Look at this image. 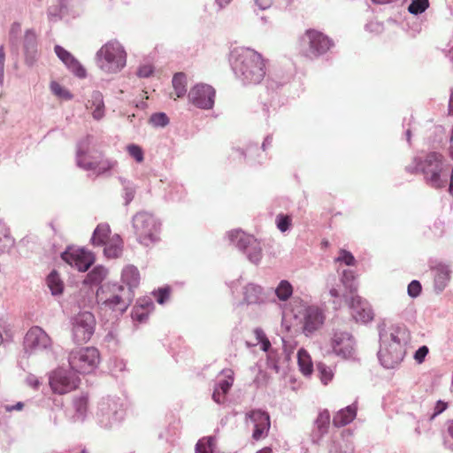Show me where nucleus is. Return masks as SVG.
I'll return each mask as SVG.
<instances>
[{
  "mask_svg": "<svg viewBox=\"0 0 453 453\" xmlns=\"http://www.w3.org/2000/svg\"><path fill=\"white\" fill-rule=\"evenodd\" d=\"M99 362V351L94 347L73 349L68 355L69 366L76 374L92 372L97 367Z\"/></svg>",
  "mask_w": 453,
  "mask_h": 453,
  "instance_id": "6e6552de",
  "label": "nucleus"
},
{
  "mask_svg": "<svg viewBox=\"0 0 453 453\" xmlns=\"http://www.w3.org/2000/svg\"><path fill=\"white\" fill-rule=\"evenodd\" d=\"M230 62L235 77L244 85L258 84L265 76V60L253 50H234Z\"/></svg>",
  "mask_w": 453,
  "mask_h": 453,
  "instance_id": "f03ea898",
  "label": "nucleus"
},
{
  "mask_svg": "<svg viewBox=\"0 0 453 453\" xmlns=\"http://www.w3.org/2000/svg\"><path fill=\"white\" fill-rule=\"evenodd\" d=\"M88 149V140L81 142L76 151V165L85 171H94L96 176L103 175L115 167L117 161L111 158L101 157L97 160H85L83 153Z\"/></svg>",
  "mask_w": 453,
  "mask_h": 453,
  "instance_id": "ddd939ff",
  "label": "nucleus"
},
{
  "mask_svg": "<svg viewBox=\"0 0 453 453\" xmlns=\"http://www.w3.org/2000/svg\"><path fill=\"white\" fill-rule=\"evenodd\" d=\"M246 417L254 424V426L261 425L270 426V417L265 411L252 410L246 414Z\"/></svg>",
  "mask_w": 453,
  "mask_h": 453,
  "instance_id": "4c0bfd02",
  "label": "nucleus"
},
{
  "mask_svg": "<svg viewBox=\"0 0 453 453\" xmlns=\"http://www.w3.org/2000/svg\"><path fill=\"white\" fill-rule=\"evenodd\" d=\"M61 258L80 272H87L96 260L93 252L84 248L74 250L70 247L61 253Z\"/></svg>",
  "mask_w": 453,
  "mask_h": 453,
  "instance_id": "dca6fc26",
  "label": "nucleus"
},
{
  "mask_svg": "<svg viewBox=\"0 0 453 453\" xmlns=\"http://www.w3.org/2000/svg\"><path fill=\"white\" fill-rule=\"evenodd\" d=\"M216 449V437L206 436L198 440L196 444V453H215Z\"/></svg>",
  "mask_w": 453,
  "mask_h": 453,
  "instance_id": "c9c22d12",
  "label": "nucleus"
},
{
  "mask_svg": "<svg viewBox=\"0 0 453 453\" xmlns=\"http://www.w3.org/2000/svg\"><path fill=\"white\" fill-rule=\"evenodd\" d=\"M270 426L256 425L254 426L252 438L256 441L260 440L265 434H267Z\"/></svg>",
  "mask_w": 453,
  "mask_h": 453,
  "instance_id": "680f3d73",
  "label": "nucleus"
},
{
  "mask_svg": "<svg viewBox=\"0 0 453 453\" xmlns=\"http://www.w3.org/2000/svg\"><path fill=\"white\" fill-rule=\"evenodd\" d=\"M111 228L107 223H100L94 229L90 242L95 247L104 246L109 239Z\"/></svg>",
  "mask_w": 453,
  "mask_h": 453,
  "instance_id": "c85d7f7f",
  "label": "nucleus"
},
{
  "mask_svg": "<svg viewBox=\"0 0 453 453\" xmlns=\"http://www.w3.org/2000/svg\"><path fill=\"white\" fill-rule=\"evenodd\" d=\"M127 150L128 154L138 163L144 159V153L141 146L132 143L127 145Z\"/></svg>",
  "mask_w": 453,
  "mask_h": 453,
  "instance_id": "603ef678",
  "label": "nucleus"
},
{
  "mask_svg": "<svg viewBox=\"0 0 453 453\" xmlns=\"http://www.w3.org/2000/svg\"><path fill=\"white\" fill-rule=\"evenodd\" d=\"M443 156L439 152L431 151L425 157H414L412 163L405 167V171L411 174L422 173L426 183L438 189L445 187L448 181Z\"/></svg>",
  "mask_w": 453,
  "mask_h": 453,
  "instance_id": "7ed1b4c3",
  "label": "nucleus"
},
{
  "mask_svg": "<svg viewBox=\"0 0 453 453\" xmlns=\"http://www.w3.org/2000/svg\"><path fill=\"white\" fill-rule=\"evenodd\" d=\"M57 4L48 8L47 14L49 20L57 22L69 15L68 0H56Z\"/></svg>",
  "mask_w": 453,
  "mask_h": 453,
  "instance_id": "cd10ccee",
  "label": "nucleus"
},
{
  "mask_svg": "<svg viewBox=\"0 0 453 453\" xmlns=\"http://www.w3.org/2000/svg\"><path fill=\"white\" fill-rule=\"evenodd\" d=\"M293 291V286L288 280H281L277 287L273 288V293L282 302L288 301L292 296Z\"/></svg>",
  "mask_w": 453,
  "mask_h": 453,
  "instance_id": "72a5a7b5",
  "label": "nucleus"
},
{
  "mask_svg": "<svg viewBox=\"0 0 453 453\" xmlns=\"http://www.w3.org/2000/svg\"><path fill=\"white\" fill-rule=\"evenodd\" d=\"M21 31V26L19 22H14L10 29L9 32V41L12 45H14L16 43V41L19 37V35Z\"/></svg>",
  "mask_w": 453,
  "mask_h": 453,
  "instance_id": "13d9d810",
  "label": "nucleus"
},
{
  "mask_svg": "<svg viewBox=\"0 0 453 453\" xmlns=\"http://www.w3.org/2000/svg\"><path fill=\"white\" fill-rule=\"evenodd\" d=\"M135 306H141L143 309H146V310H149V311H151L154 308V303L151 299L144 298L142 300H139Z\"/></svg>",
  "mask_w": 453,
  "mask_h": 453,
  "instance_id": "774afa93",
  "label": "nucleus"
},
{
  "mask_svg": "<svg viewBox=\"0 0 453 453\" xmlns=\"http://www.w3.org/2000/svg\"><path fill=\"white\" fill-rule=\"evenodd\" d=\"M428 353H429L428 347L426 345H423V346H420L415 351L413 357L418 364H422L425 361L426 357L428 355Z\"/></svg>",
  "mask_w": 453,
  "mask_h": 453,
  "instance_id": "bf43d9fd",
  "label": "nucleus"
},
{
  "mask_svg": "<svg viewBox=\"0 0 453 453\" xmlns=\"http://www.w3.org/2000/svg\"><path fill=\"white\" fill-rule=\"evenodd\" d=\"M118 180L122 186L121 197L124 200V205L127 206L131 203L135 196L137 186L132 180L121 176H119Z\"/></svg>",
  "mask_w": 453,
  "mask_h": 453,
  "instance_id": "c756f323",
  "label": "nucleus"
},
{
  "mask_svg": "<svg viewBox=\"0 0 453 453\" xmlns=\"http://www.w3.org/2000/svg\"><path fill=\"white\" fill-rule=\"evenodd\" d=\"M316 370L318 372L319 377L321 382L324 385H326L329 381L332 380L334 377V372L332 369L327 366L326 364L322 362H319L316 364Z\"/></svg>",
  "mask_w": 453,
  "mask_h": 453,
  "instance_id": "58836bf2",
  "label": "nucleus"
},
{
  "mask_svg": "<svg viewBox=\"0 0 453 453\" xmlns=\"http://www.w3.org/2000/svg\"><path fill=\"white\" fill-rule=\"evenodd\" d=\"M150 311L143 309L141 306H134L131 312V317L134 321L138 323H145L150 316Z\"/></svg>",
  "mask_w": 453,
  "mask_h": 453,
  "instance_id": "8fccbe9b",
  "label": "nucleus"
},
{
  "mask_svg": "<svg viewBox=\"0 0 453 453\" xmlns=\"http://www.w3.org/2000/svg\"><path fill=\"white\" fill-rule=\"evenodd\" d=\"M333 353L345 360L356 359V341L349 332L335 331L331 338Z\"/></svg>",
  "mask_w": 453,
  "mask_h": 453,
  "instance_id": "4468645a",
  "label": "nucleus"
},
{
  "mask_svg": "<svg viewBox=\"0 0 453 453\" xmlns=\"http://www.w3.org/2000/svg\"><path fill=\"white\" fill-rule=\"evenodd\" d=\"M275 224L281 233H285L290 229L292 218L290 215L280 213L275 218Z\"/></svg>",
  "mask_w": 453,
  "mask_h": 453,
  "instance_id": "49530a36",
  "label": "nucleus"
},
{
  "mask_svg": "<svg viewBox=\"0 0 453 453\" xmlns=\"http://www.w3.org/2000/svg\"><path fill=\"white\" fill-rule=\"evenodd\" d=\"M336 262L343 263L348 266H353L356 264V258L350 251L341 250L339 256L335 258Z\"/></svg>",
  "mask_w": 453,
  "mask_h": 453,
  "instance_id": "3c124183",
  "label": "nucleus"
},
{
  "mask_svg": "<svg viewBox=\"0 0 453 453\" xmlns=\"http://www.w3.org/2000/svg\"><path fill=\"white\" fill-rule=\"evenodd\" d=\"M341 281L344 287L353 292L357 289L355 284V273L352 270H343L341 276Z\"/></svg>",
  "mask_w": 453,
  "mask_h": 453,
  "instance_id": "37998d69",
  "label": "nucleus"
},
{
  "mask_svg": "<svg viewBox=\"0 0 453 453\" xmlns=\"http://www.w3.org/2000/svg\"><path fill=\"white\" fill-rule=\"evenodd\" d=\"M52 342L48 334L40 326L31 327L24 337V354L27 357L39 352L51 350Z\"/></svg>",
  "mask_w": 453,
  "mask_h": 453,
  "instance_id": "f8f14e48",
  "label": "nucleus"
},
{
  "mask_svg": "<svg viewBox=\"0 0 453 453\" xmlns=\"http://www.w3.org/2000/svg\"><path fill=\"white\" fill-rule=\"evenodd\" d=\"M448 408V403L442 400H438L434 408V411L430 416V419L433 420L438 415L442 413Z\"/></svg>",
  "mask_w": 453,
  "mask_h": 453,
  "instance_id": "0e129e2a",
  "label": "nucleus"
},
{
  "mask_svg": "<svg viewBox=\"0 0 453 453\" xmlns=\"http://www.w3.org/2000/svg\"><path fill=\"white\" fill-rule=\"evenodd\" d=\"M49 384L55 394L65 395L78 388L80 377L71 368L58 367L49 374Z\"/></svg>",
  "mask_w": 453,
  "mask_h": 453,
  "instance_id": "9b49d317",
  "label": "nucleus"
},
{
  "mask_svg": "<svg viewBox=\"0 0 453 453\" xmlns=\"http://www.w3.org/2000/svg\"><path fill=\"white\" fill-rule=\"evenodd\" d=\"M127 53L117 41L111 40L104 44L96 54V65L105 73H116L125 67Z\"/></svg>",
  "mask_w": 453,
  "mask_h": 453,
  "instance_id": "39448f33",
  "label": "nucleus"
},
{
  "mask_svg": "<svg viewBox=\"0 0 453 453\" xmlns=\"http://www.w3.org/2000/svg\"><path fill=\"white\" fill-rule=\"evenodd\" d=\"M325 322V315L317 306H308L303 314V333L310 335L322 326Z\"/></svg>",
  "mask_w": 453,
  "mask_h": 453,
  "instance_id": "aec40b11",
  "label": "nucleus"
},
{
  "mask_svg": "<svg viewBox=\"0 0 453 453\" xmlns=\"http://www.w3.org/2000/svg\"><path fill=\"white\" fill-rule=\"evenodd\" d=\"M86 140H88V149L83 153V157L85 158V160H97V159H99L101 157V152L91 149L90 145H91V142H92V140H93V136H91V135H87L84 138L81 139L77 142L76 150L78 149L79 144L81 142L86 141Z\"/></svg>",
  "mask_w": 453,
  "mask_h": 453,
  "instance_id": "ea45409f",
  "label": "nucleus"
},
{
  "mask_svg": "<svg viewBox=\"0 0 453 453\" xmlns=\"http://www.w3.org/2000/svg\"><path fill=\"white\" fill-rule=\"evenodd\" d=\"M327 434L326 430H319L318 427H313L311 433V441L313 444H319L325 434Z\"/></svg>",
  "mask_w": 453,
  "mask_h": 453,
  "instance_id": "e2e57ef3",
  "label": "nucleus"
},
{
  "mask_svg": "<svg viewBox=\"0 0 453 453\" xmlns=\"http://www.w3.org/2000/svg\"><path fill=\"white\" fill-rule=\"evenodd\" d=\"M380 349L377 353L380 364L386 369H395L404 359L411 332L404 325H378Z\"/></svg>",
  "mask_w": 453,
  "mask_h": 453,
  "instance_id": "f257e3e1",
  "label": "nucleus"
},
{
  "mask_svg": "<svg viewBox=\"0 0 453 453\" xmlns=\"http://www.w3.org/2000/svg\"><path fill=\"white\" fill-rule=\"evenodd\" d=\"M149 122L154 127H165L169 124L170 119L165 112H155L150 115Z\"/></svg>",
  "mask_w": 453,
  "mask_h": 453,
  "instance_id": "a18cd8bd",
  "label": "nucleus"
},
{
  "mask_svg": "<svg viewBox=\"0 0 453 453\" xmlns=\"http://www.w3.org/2000/svg\"><path fill=\"white\" fill-rule=\"evenodd\" d=\"M118 293L104 300L102 304L112 311L123 314L133 302L134 292L126 289L123 285H118Z\"/></svg>",
  "mask_w": 453,
  "mask_h": 453,
  "instance_id": "a211bd4d",
  "label": "nucleus"
},
{
  "mask_svg": "<svg viewBox=\"0 0 453 453\" xmlns=\"http://www.w3.org/2000/svg\"><path fill=\"white\" fill-rule=\"evenodd\" d=\"M349 308L351 316L357 322L368 323L373 319L371 305L357 295L351 296Z\"/></svg>",
  "mask_w": 453,
  "mask_h": 453,
  "instance_id": "6ab92c4d",
  "label": "nucleus"
},
{
  "mask_svg": "<svg viewBox=\"0 0 453 453\" xmlns=\"http://www.w3.org/2000/svg\"><path fill=\"white\" fill-rule=\"evenodd\" d=\"M444 427L443 444L446 449L453 452V419L448 420Z\"/></svg>",
  "mask_w": 453,
  "mask_h": 453,
  "instance_id": "a19ab883",
  "label": "nucleus"
},
{
  "mask_svg": "<svg viewBox=\"0 0 453 453\" xmlns=\"http://www.w3.org/2000/svg\"><path fill=\"white\" fill-rule=\"evenodd\" d=\"M233 377L229 376L226 379H223L219 380L218 383H216L214 388H217V390L220 391L223 395H226V394L229 392L230 388L233 386Z\"/></svg>",
  "mask_w": 453,
  "mask_h": 453,
  "instance_id": "864d4df0",
  "label": "nucleus"
},
{
  "mask_svg": "<svg viewBox=\"0 0 453 453\" xmlns=\"http://www.w3.org/2000/svg\"><path fill=\"white\" fill-rule=\"evenodd\" d=\"M104 253L107 257H118L121 254V248L118 245H104Z\"/></svg>",
  "mask_w": 453,
  "mask_h": 453,
  "instance_id": "052dcab7",
  "label": "nucleus"
},
{
  "mask_svg": "<svg viewBox=\"0 0 453 453\" xmlns=\"http://www.w3.org/2000/svg\"><path fill=\"white\" fill-rule=\"evenodd\" d=\"M422 291L421 283L418 280H411L407 287V293L411 298L418 297Z\"/></svg>",
  "mask_w": 453,
  "mask_h": 453,
  "instance_id": "5fc2aeb1",
  "label": "nucleus"
},
{
  "mask_svg": "<svg viewBox=\"0 0 453 453\" xmlns=\"http://www.w3.org/2000/svg\"><path fill=\"white\" fill-rule=\"evenodd\" d=\"M429 7L428 0H411L408 11L413 15H418L425 12Z\"/></svg>",
  "mask_w": 453,
  "mask_h": 453,
  "instance_id": "79ce46f5",
  "label": "nucleus"
},
{
  "mask_svg": "<svg viewBox=\"0 0 453 453\" xmlns=\"http://www.w3.org/2000/svg\"><path fill=\"white\" fill-rule=\"evenodd\" d=\"M171 287L168 285H165L162 288H159L152 292L156 301L159 304H165L167 300L169 299L170 294H171Z\"/></svg>",
  "mask_w": 453,
  "mask_h": 453,
  "instance_id": "09e8293b",
  "label": "nucleus"
},
{
  "mask_svg": "<svg viewBox=\"0 0 453 453\" xmlns=\"http://www.w3.org/2000/svg\"><path fill=\"white\" fill-rule=\"evenodd\" d=\"M216 90L211 85L198 83L193 86L188 94V101L201 110H211L215 104Z\"/></svg>",
  "mask_w": 453,
  "mask_h": 453,
  "instance_id": "2eb2a0df",
  "label": "nucleus"
},
{
  "mask_svg": "<svg viewBox=\"0 0 453 453\" xmlns=\"http://www.w3.org/2000/svg\"><path fill=\"white\" fill-rule=\"evenodd\" d=\"M46 284L54 296L62 295L64 291V282L60 279L58 273L52 270L46 278Z\"/></svg>",
  "mask_w": 453,
  "mask_h": 453,
  "instance_id": "7c9ffc66",
  "label": "nucleus"
},
{
  "mask_svg": "<svg viewBox=\"0 0 453 453\" xmlns=\"http://www.w3.org/2000/svg\"><path fill=\"white\" fill-rule=\"evenodd\" d=\"M330 423V413L327 410L319 411L317 418L314 420V426L319 428V430H326L328 432Z\"/></svg>",
  "mask_w": 453,
  "mask_h": 453,
  "instance_id": "c03bdc74",
  "label": "nucleus"
},
{
  "mask_svg": "<svg viewBox=\"0 0 453 453\" xmlns=\"http://www.w3.org/2000/svg\"><path fill=\"white\" fill-rule=\"evenodd\" d=\"M177 97L182 98L187 94V75L182 72L176 73L172 80Z\"/></svg>",
  "mask_w": 453,
  "mask_h": 453,
  "instance_id": "e433bc0d",
  "label": "nucleus"
},
{
  "mask_svg": "<svg viewBox=\"0 0 453 453\" xmlns=\"http://www.w3.org/2000/svg\"><path fill=\"white\" fill-rule=\"evenodd\" d=\"M87 107L93 109L92 116L96 120L102 119L104 116V102L103 94L98 90L93 91Z\"/></svg>",
  "mask_w": 453,
  "mask_h": 453,
  "instance_id": "bb28decb",
  "label": "nucleus"
},
{
  "mask_svg": "<svg viewBox=\"0 0 453 453\" xmlns=\"http://www.w3.org/2000/svg\"><path fill=\"white\" fill-rule=\"evenodd\" d=\"M257 150H258L257 144L250 145L246 151L241 148L233 147L230 157L234 160L238 159L239 161H244L247 159L250 165H253V164L260 165L265 159V156H263L262 154H258L257 158H256V159H252L250 157V155Z\"/></svg>",
  "mask_w": 453,
  "mask_h": 453,
  "instance_id": "5701e85b",
  "label": "nucleus"
},
{
  "mask_svg": "<svg viewBox=\"0 0 453 453\" xmlns=\"http://www.w3.org/2000/svg\"><path fill=\"white\" fill-rule=\"evenodd\" d=\"M25 62L28 66H33L37 59L38 45L36 35L33 30H27L24 37Z\"/></svg>",
  "mask_w": 453,
  "mask_h": 453,
  "instance_id": "4be33fe9",
  "label": "nucleus"
},
{
  "mask_svg": "<svg viewBox=\"0 0 453 453\" xmlns=\"http://www.w3.org/2000/svg\"><path fill=\"white\" fill-rule=\"evenodd\" d=\"M451 271L448 265H438L434 268V288L437 294L441 293L450 280Z\"/></svg>",
  "mask_w": 453,
  "mask_h": 453,
  "instance_id": "b1692460",
  "label": "nucleus"
},
{
  "mask_svg": "<svg viewBox=\"0 0 453 453\" xmlns=\"http://www.w3.org/2000/svg\"><path fill=\"white\" fill-rule=\"evenodd\" d=\"M54 51L58 58L65 64L70 72H72L76 77L83 79L87 76L86 69L78 61L73 55L60 45L54 47Z\"/></svg>",
  "mask_w": 453,
  "mask_h": 453,
  "instance_id": "412c9836",
  "label": "nucleus"
},
{
  "mask_svg": "<svg viewBox=\"0 0 453 453\" xmlns=\"http://www.w3.org/2000/svg\"><path fill=\"white\" fill-rule=\"evenodd\" d=\"M50 89L55 96L61 99L71 100L73 98V94L57 81H51Z\"/></svg>",
  "mask_w": 453,
  "mask_h": 453,
  "instance_id": "de8ad7c7",
  "label": "nucleus"
},
{
  "mask_svg": "<svg viewBox=\"0 0 453 453\" xmlns=\"http://www.w3.org/2000/svg\"><path fill=\"white\" fill-rule=\"evenodd\" d=\"M88 398L87 395H81L73 400V407L75 413L73 415L74 421L82 422L87 415Z\"/></svg>",
  "mask_w": 453,
  "mask_h": 453,
  "instance_id": "f704fd0d",
  "label": "nucleus"
},
{
  "mask_svg": "<svg viewBox=\"0 0 453 453\" xmlns=\"http://www.w3.org/2000/svg\"><path fill=\"white\" fill-rule=\"evenodd\" d=\"M107 270L103 265H96L83 280L84 285H97L100 284L105 278Z\"/></svg>",
  "mask_w": 453,
  "mask_h": 453,
  "instance_id": "2f4dec72",
  "label": "nucleus"
},
{
  "mask_svg": "<svg viewBox=\"0 0 453 453\" xmlns=\"http://www.w3.org/2000/svg\"><path fill=\"white\" fill-rule=\"evenodd\" d=\"M154 73V67L151 65L145 64L138 67L136 74L140 78H149Z\"/></svg>",
  "mask_w": 453,
  "mask_h": 453,
  "instance_id": "4d7b16f0",
  "label": "nucleus"
},
{
  "mask_svg": "<svg viewBox=\"0 0 453 453\" xmlns=\"http://www.w3.org/2000/svg\"><path fill=\"white\" fill-rule=\"evenodd\" d=\"M132 226L137 242L145 247L154 245L160 240L161 222L148 211L135 213L132 218Z\"/></svg>",
  "mask_w": 453,
  "mask_h": 453,
  "instance_id": "20e7f679",
  "label": "nucleus"
},
{
  "mask_svg": "<svg viewBox=\"0 0 453 453\" xmlns=\"http://www.w3.org/2000/svg\"><path fill=\"white\" fill-rule=\"evenodd\" d=\"M73 341L76 344L88 342L95 333L96 319L90 311H81L71 318Z\"/></svg>",
  "mask_w": 453,
  "mask_h": 453,
  "instance_id": "9d476101",
  "label": "nucleus"
},
{
  "mask_svg": "<svg viewBox=\"0 0 453 453\" xmlns=\"http://www.w3.org/2000/svg\"><path fill=\"white\" fill-rule=\"evenodd\" d=\"M303 50L310 58H319L334 46L331 38L316 29H308L301 38Z\"/></svg>",
  "mask_w": 453,
  "mask_h": 453,
  "instance_id": "1a4fd4ad",
  "label": "nucleus"
},
{
  "mask_svg": "<svg viewBox=\"0 0 453 453\" xmlns=\"http://www.w3.org/2000/svg\"><path fill=\"white\" fill-rule=\"evenodd\" d=\"M297 362L301 372L305 376H310L313 372V365L308 352L300 349L297 351Z\"/></svg>",
  "mask_w": 453,
  "mask_h": 453,
  "instance_id": "473e14b6",
  "label": "nucleus"
},
{
  "mask_svg": "<svg viewBox=\"0 0 453 453\" xmlns=\"http://www.w3.org/2000/svg\"><path fill=\"white\" fill-rule=\"evenodd\" d=\"M230 242L241 251L247 259L258 265L263 257V250L260 242L251 234L241 229H234L227 234Z\"/></svg>",
  "mask_w": 453,
  "mask_h": 453,
  "instance_id": "0eeeda50",
  "label": "nucleus"
},
{
  "mask_svg": "<svg viewBox=\"0 0 453 453\" xmlns=\"http://www.w3.org/2000/svg\"><path fill=\"white\" fill-rule=\"evenodd\" d=\"M125 415L126 411L119 397L108 395L102 397L97 403L96 418L103 428L111 429L119 426Z\"/></svg>",
  "mask_w": 453,
  "mask_h": 453,
  "instance_id": "423d86ee",
  "label": "nucleus"
},
{
  "mask_svg": "<svg viewBox=\"0 0 453 453\" xmlns=\"http://www.w3.org/2000/svg\"><path fill=\"white\" fill-rule=\"evenodd\" d=\"M122 285L126 289L134 292V289L140 284V273L134 265H127L122 270L121 273Z\"/></svg>",
  "mask_w": 453,
  "mask_h": 453,
  "instance_id": "393cba45",
  "label": "nucleus"
},
{
  "mask_svg": "<svg viewBox=\"0 0 453 453\" xmlns=\"http://www.w3.org/2000/svg\"><path fill=\"white\" fill-rule=\"evenodd\" d=\"M26 381L27 385L33 388L34 389H38L42 384L41 380L34 374H29L27 377Z\"/></svg>",
  "mask_w": 453,
  "mask_h": 453,
  "instance_id": "338daca9",
  "label": "nucleus"
},
{
  "mask_svg": "<svg viewBox=\"0 0 453 453\" xmlns=\"http://www.w3.org/2000/svg\"><path fill=\"white\" fill-rule=\"evenodd\" d=\"M431 232L434 236L436 238H440L444 234L445 232V225L444 222L441 219H436L433 226L430 227Z\"/></svg>",
  "mask_w": 453,
  "mask_h": 453,
  "instance_id": "6e6d98bb",
  "label": "nucleus"
},
{
  "mask_svg": "<svg viewBox=\"0 0 453 453\" xmlns=\"http://www.w3.org/2000/svg\"><path fill=\"white\" fill-rule=\"evenodd\" d=\"M357 407L352 403L341 409L333 418V425L336 427H342L349 425L357 416Z\"/></svg>",
  "mask_w": 453,
  "mask_h": 453,
  "instance_id": "a878e982",
  "label": "nucleus"
},
{
  "mask_svg": "<svg viewBox=\"0 0 453 453\" xmlns=\"http://www.w3.org/2000/svg\"><path fill=\"white\" fill-rule=\"evenodd\" d=\"M242 304L248 306H262L270 302L273 295V288L265 289L256 283H248L242 288Z\"/></svg>",
  "mask_w": 453,
  "mask_h": 453,
  "instance_id": "f3484780",
  "label": "nucleus"
},
{
  "mask_svg": "<svg viewBox=\"0 0 453 453\" xmlns=\"http://www.w3.org/2000/svg\"><path fill=\"white\" fill-rule=\"evenodd\" d=\"M286 82V80L276 81L269 76L266 80V88L268 90H274L275 88H278L280 86H282Z\"/></svg>",
  "mask_w": 453,
  "mask_h": 453,
  "instance_id": "69168bd1",
  "label": "nucleus"
}]
</instances>
